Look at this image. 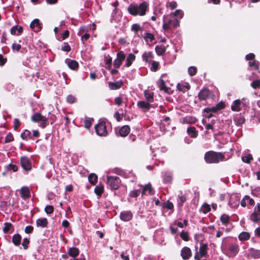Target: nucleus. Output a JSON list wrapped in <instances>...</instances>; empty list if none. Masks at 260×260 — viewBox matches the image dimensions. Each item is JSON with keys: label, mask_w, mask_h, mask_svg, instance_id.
I'll use <instances>...</instances> for the list:
<instances>
[{"label": "nucleus", "mask_w": 260, "mask_h": 260, "mask_svg": "<svg viewBox=\"0 0 260 260\" xmlns=\"http://www.w3.org/2000/svg\"><path fill=\"white\" fill-rule=\"evenodd\" d=\"M133 217V214L131 211H122L120 214V219L126 222L131 220Z\"/></svg>", "instance_id": "1a4fd4ad"}, {"label": "nucleus", "mask_w": 260, "mask_h": 260, "mask_svg": "<svg viewBox=\"0 0 260 260\" xmlns=\"http://www.w3.org/2000/svg\"><path fill=\"white\" fill-rule=\"evenodd\" d=\"M245 199H246V201H248V205L253 206L254 205V201L252 199L250 198L249 196H245Z\"/></svg>", "instance_id": "338daca9"}, {"label": "nucleus", "mask_w": 260, "mask_h": 260, "mask_svg": "<svg viewBox=\"0 0 260 260\" xmlns=\"http://www.w3.org/2000/svg\"><path fill=\"white\" fill-rule=\"evenodd\" d=\"M30 241L29 240L26 238H25L23 239L22 245L23 247V249L26 250L28 247V245L29 244Z\"/></svg>", "instance_id": "680f3d73"}, {"label": "nucleus", "mask_w": 260, "mask_h": 260, "mask_svg": "<svg viewBox=\"0 0 260 260\" xmlns=\"http://www.w3.org/2000/svg\"><path fill=\"white\" fill-rule=\"evenodd\" d=\"M181 255L183 259H188L192 255L191 249L188 247H184L181 250Z\"/></svg>", "instance_id": "9b49d317"}, {"label": "nucleus", "mask_w": 260, "mask_h": 260, "mask_svg": "<svg viewBox=\"0 0 260 260\" xmlns=\"http://www.w3.org/2000/svg\"><path fill=\"white\" fill-rule=\"evenodd\" d=\"M131 30L136 35L138 31H142L143 30V27L139 24L135 23L132 25Z\"/></svg>", "instance_id": "e433bc0d"}, {"label": "nucleus", "mask_w": 260, "mask_h": 260, "mask_svg": "<svg viewBox=\"0 0 260 260\" xmlns=\"http://www.w3.org/2000/svg\"><path fill=\"white\" fill-rule=\"evenodd\" d=\"M125 59L124 52L120 51L116 54V58L114 60L113 66L116 69H118L121 66L123 61Z\"/></svg>", "instance_id": "0eeeda50"}, {"label": "nucleus", "mask_w": 260, "mask_h": 260, "mask_svg": "<svg viewBox=\"0 0 260 260\" xmlns=\"http://www.w3.org/2000/svg\"><path fill=\"white\" fill-rule=\"evenodd\" d=\"M158 85L160 90H164L166 93L169 92L170 88L166 86L164 80L160 79L158 83Z\"/></svg>", "instance_id": "c756f323"}, {"label": "nucleus", "mask_w": 260, "mask_h": 260, "mask_svg": "<svg viewBox=\"0 0 260 260\" xmlns=\"http://www.w3.org/2000/svg\"><path fill=\"white\" fill-rule=\"evenodd\" d=\"M208 245L206 243H201V246L199 248V254L201 257H207L209 255L207 252Z\"/></svg>", "instance_id": "dca6fc26"}, {"label": "nucleus", "mask_w": 260, "mask_h": 260, "mask_svg": "<svg viewBox=\"0 0 260 260\" xmlns=\"http://www.w3.org/2000/svg\"><path fill=\"white\" fill-rule=\"evenodd\" d=\"M250 86L253 88V89H257L260 88V80H256L253 81L251 84Z\"/></svg>", "instance_id": "8fccbe9b"}, {"label": "nucleus", "mask_w": 260, "mask_h": 260, "mask_svg": "<svg viewBox=\"0 0 260 260\" xmlns=\"http://www.w3.org/2000/svg\"><path fill=\"white\" fill-rule=\"evenodd\" d=\"M107 179V183L110 186L111 190H117L120 187L121 180L118 177L108 176Z\"/></svg>", "instance_id": "7ed1b4c3"}, {"label": "nucleus", "mask_w": 260, "mask_h": 260, "mask_svg": "<svg viewBox=\"0 0 260 260\" xmlns=\"http://www.w3.org/2000/svg\"><path fill=\"white\" fill-rule=\"evenodd\" d=\"M21 239V236L19 234H16L13 236L12 242L15 246H19L20 245Z\"/></svg>", "instance_id": "b1692460"}, {"label": "nucleus", "mask_w": 260, "mask_h": 260, "mask_svg": "<svg viewBox=\"0 0 260 260\" xmlns=\"http://www.w3.org/2000/svg\"><path fill=\"white\" fill-rule=\"evenodd\" d=\"M20 164L22 168L26 171H30L32 169V163L31 160L26 156H22L20 157Z\"/></svg>", "instance_id": "39448f33"}, {"label": "nucleus", "mask_w": 260, "mask_h": 260, "mask_svg": "<svg viewBox=\"0 0 260 260\" xmlns=\"http://www.w3.org/2000/svg\"><path fill=\"white\" fill-rule=\"evenodd\" d=\"M95 129L98 135L100 136H106L108 134L106 128V122L101 121L95 125Z\"/></svg>", "instance_id": "20e7f679"}, {"label": "nucleus", "mask_w": 260, "mask_h": 260, "mask_svg": "<svg viewBox=\"0 0 260 260\" xmlns=\"http://www.w3.org/2000/svg\"><path fill=\"white\" fill-rule=\"evenodd\" d=\"M14 137L11 133H9L6 136L5 140V143H8L14 141Z\"/></svg>", "instance_id": "864d4df0"}, {"label": "nucleus", "mask_w": 260, "mask_h": 260, "mask_svg": "<svg viewBox=\"0 0 260 260\" xmlns=\"http://www.w3.org/2000/svg\"><path fill=\"white\" fill-rule=\"evenodd\" d=\"M104 62L106 65H112V58L109 55H105Z\"/></svg>", "instance_id": "3c124183"}, {"label": "nucleus", "mask_w": 260, "mask_h": 260, "mask_svg": "<svg viewBox=\"0 0 260 260\" xmlns=\"http://www.w3.org/2000/svg\"><path fill=\"white\" fill-rule=\"evenodd\" d=\"M164 182L165 183H170L172 181V176L169 174H166L164 176Z\"/></svg>", "instance_id": "603ef678"}, {"label": "nucleus", "mask_w": 260, "mask_h": 260, "mask_svg": "<svg viewBox=\"0 0 260 260\" xmlns=\"http://www.w3.org/2000/svg\"><path fill=\"white\" fill-rule=\"evenodd\" d=\"M21 48L20 44L13 43L12 45V49L13 52H18Z\"/></svg>", "instance_id": "0e129e2a"}, {"label": "nucleus", "mask_w": 260, "mask_h": 260, "mask_svg": "<svg viewBox=\"0 0 260 260\" xmlns=\"http://www.w3.org/2000/svg\"><path fill=\"white\" fill-rule=\"evenodd\" d=\"M54 210V207L52 205L46 206L45 208V211L48 214H52Z\"/></svg>", "instance_id": "bf43d9fd"}, {"label": "nucleus", "mask_w": 260, "mask_h": 260, "mask_svg": "<svg viewBox=\"0 0 260 260\" xmlns=\"http://www.w3.org/2000/svg\"><path fill=\"white\" fill-rule=\"evenodd\" d=\"M220 219L222 224L227 225L229 223L230 217L228 215L224 214L221 216Z\"/></svg>", "instance_id": "4c0bfd02"}, {"label": "nucleus", "mask_w": 260, "mask_h": 260, "mask_svg": "<svg viewBox=\"0 0 260 260\" xmlns=\"http://www.w3.org/2000/svg\"><path fill=\"white\" fill-rule=\"evenodd\" d=\"M188 72L190 76H193L197 74V69L195 67H190L188 69Z\"/></svg>", "instance_id": "5fc2aeb1"}, {"label": "nucleus", "mask_w": 260, "mask_h": 260, "mask_svg": "<svg viewBox=\"0 0 260 260\" xmlns=\"http://www.w3.org/2000/svg\"><path fill=\"white\" fill-rule=\"evenodd\" d=\"M229 250L232 256H235L237 254L239 251V247L237 244H230L229 246Z\"/></svg>", "instance_id": "f3484780"}, {"label": "nucleus", "mask_w": 260, "mask_h": 260, "mask_svg": "<svg viewBox=\"0 0 260 260\" xmlns=\"http://www.w3.org/2000/svg\"><path fill=\"white\" fill-rule=\"evenodd\" d=\"M247 256L254 259H258L260 258V250L255 249L253 248H250L248 249Z\"/></svg>", "instance_id": "f8f14e48"}, {"label": "nucleus", "mask_w": 260, "mask_h": 260, "mask_svg": "<svg viewBox=\"0 0 260 260\" xmlns=\"http://www.w3.org/2000/svg\"><path fill=\"white\" fill-rule=\"evenodd\" d=\"M163 208H167L169 210H172L171 213H173L174 211V205L169 200L164 203Z\"/></svg>", "instance_id": "a19ab883"}, {"label": "nucleus", "mask_w": 260, "mask_h": 260, "mask_svg": "<svg viewBox=\"0 0 260 260\" xmlns=\"http://www.w3.org/2000/svg\"><path fill=\"white\" fill-rule=\"evenodd\" d=\"M225 108V104L222 102L221 101L218 103L215 106L212 107H207L203 110V112L204 113H209L210 112L211 113H216L218 111L222 110Z\"/></svg>", "instance_id": "6e6552de"}, {"label": "nucleus", "mask_w": 260, "mask_h": 260, "mask_svg": "<svg viewBox=\"0 0 260 260\" xmlns=\"http://www.w3.org/2000/svg\"><path fill=\"white\" fill-rule=\"evenodd\" d=\"M98 176L94 173H91L88 175V179L89 182L92 185H94L98 182Z\"/></svg>", "instance_id": "2f4dec72"}, {"label": "nucleus", "mask_w": 260, "mask_h": 260, "mask_svg": "<svg viewBox=\"0 0 260 260\" xmlns=\"http://www.w3.org/2000/svg\"><path fill=\"white\" fill-rule=\"evenodd\" d=\"M186 198L185 195L178 196V202L180 206H182L183 204L186 202Z\"/></svg>", "instance_id": "e2e57ef3"}, {"label": "nucleus", "mask_w": 260, "mask_h": 260, "mask_svg": "<svg viewBox=\"0 0 260 260\" xmlns=\"http://www.w3.org/2000/svg\"><path fill=\"white\" fill-rule=\"evenodd\" d=\"M93 121V118H86L84 121V127L87 129H89Z\"/></svg>", "instance_id": "c03bdc74"}, {"label": "nucleus", "mask_w": 260, "mask_h": 260, "mask_svg": "<svg viewBox=\"0 0 260 260\" xmlns=\"http://www.w3.org/2000/svg\"><path fill=\"white\" fill-rule=\"evenodd\" d=\"M248 64L249 67H253L255 70H258L259 68V62L256 60H254L252 61H249Z\"/></svg>", "instance_id": "37998d69"}, {"label": "nucleus", "mask_w": 260, "mask_h": 260, "mask_svg": "<svg viewBox=\"0 0 260 260\" xmlns=\"http://www.w3.org/2000/svg\"><path fill=\"white\" fill-rule=\"evenodd\" d=\"M30 27L35 32H38L42 29V23L39 19H35L30 24Z\"/></svg>", "instance_id": "9d476101"}, {"label": "nucleus", "mask_w": 260, "mask_h": 260, "mask_svg": "<svg viewBox=\"0 0 260 260\" xmlns=\"http://www.w3.org/2000/svg\"><path fill=\"white\" fill-rule=\"evenodd\" d=\"M80 34H81V30L79 32V35L81 36V40L82 43L84 44L85 42L86 41H87L89 38L90 35L89 34L85 33L84 35L81 36V35Z\"/></svg>", "instance_id": "13d9d810"}, {"label": "nucleus", "mask_w": 260, "mask_h": 260, "mask_svg": "<svg viewBox=\"0 0 260 260\" xmlns=\"http://www.w3.org/2000/svg\"><path fill=\"white\" fill-rule=\"evenodd\" d=\"M48 224V221L46 218H40L36 220V225L37 227L47 228Z\"/></svg>", "instance_id": "6ab92c4d"}, {"label": "nucleus", "mask_w": 260, "mask_h": 260, "mask_svg": "<svg viewBox=\"0 0 260 260\" xmlns=\"http://www.w3.org/2000/svg\"><path fill=\"white\" fill-rule=\"evenodd\" d=\"M242 102L240 100H235L231 106V109L233 111H240L241 109Z\"/></svg>", "instance_id": "4be33fe9"}, {"label": "nucleus", "mask_w": 260, "mask_h": 260, "mask_svg": "<svg viewBox=\"0 0 260 260\" xmlns=\"http://www.w3.org/2000/svg\"><path fill=\"white\" fill-rule=\"evenodd\" d=\"M67 101L70 104H73L76 102V98L74 95L70 94L67 97Z\"/></svg>", "instance_id": "052dcab7"}, {"label": "nucleus", "mask_w": 260, "mask_h": 260, "mask_svg": "<svg viewBox=\"0 0 260 260\" xmlns=\"http://www.w3.org/2000/svg\"><path fill=\"white\" fill-rule=\"evenodd\" d=\"M250 235L248 232H243L238 236L239 239L241 241H247L250 239Z\"/></svg>", "instance_id": "72a5a7b5"}, {"label": "nucleus", "mask_w": 260, "mask_h": 260, "mask_svg": "<svg viewBox=\"0 0 260 260\" xmlns=\"http://www.w3.org/2000/svg\"><path fill=\"white\" fill-rule=\"evenodd\" d=\"M65 61L70 69L75 71H77L78 69L79 63L76 60L67 58L66 59Z\"/></svg>", "instance_id": "4468645a"}, {"label": "nucleus", "mask_w": 260, "mask_h": 260, "mask_svg": "<svg viewBox=\"0 0 260 260\" xmlns=\"http://www.w3.org/2000/svg\"><path fill=\"white\" fill-rule=\"evenodd\" d=\"M242 160L245 163L250 164V161L253 160V157L251 154H248L247 156H243Z\"/></svg>", "instance_id": "09e8293b"}, {"label": "nucleus", "mask_w": 260, "mask_h": 260, "mask_svg": "<svg viewBox=\"0 0 260 260\" xmlns=\"http://www.w3.org/2000/svg\"><path fill=\"white\" fill-rule=\"evenodd\" d=\"M140 191L139 189L134 190L130 192L129 195L131 197L136 198L139 196Z\"/></svg>", "instance_id": "69168bd1"}, {"label": "nucleus", "mask_w": 260, "mask_h": 260, "mask_svg": "<svg viewBox=\"0 0 260 260\" xmlns=\"http://www.w3.org/2000/svg\"><path fill=\"white\" fill-rule=\"evenodd\" d=\"M104 191V186L103 185H96L94 188V193L99 197H101Z\"/></svg>", "instance_id": "f704fd0d"}, {"label": "nucleus", "mask_w": 260, "mask_h": 260, "mask_svg": "<svg viewBox=\"0 0 260 260\" xmlns=\"http://www.w3.org/2000/svg\"><path fill=\"white\" fill-rule=\"evenodd\" d=\"M21 138L25 141H27L28 139H31V133L27 129H25L22 133L20 135Z\"/></svg>", "instance_id": "58836bf2"}, {"label": "nucleus", "mask_w": 260, "mask_h": 260, "mask_svg": "<svg viewBox=\"0 0 260 260\" xmlns=\"http://www.w3.org/2000/svg\"><path fill=\"white\" fill-rule=\"evenodd\" d=\"M187 133L191 138H196L198 135V131L194 126H190L187 129Z\"/></svg>", "instance_id": "393cba45"}, {"label": "nucleus", "mask_w": 260, "mask_h": 260, "mask_svg": "<svg viewBox=\"0 0 260 260\" xmlns=\"http://www.w3.org/2000/svg\"><path fill=\"white\" fill-rule=\"evenodd\" d=\"M61 50L65 52H70L71 50V48L68 43L64 42L61 46Z\"/></svg>", "instance_id": "4d7b16f0"}, {"label": "nucleus", "mask_w": 260, "mask_h": 260, "mask_svg": "<svg viewBox=\"0 0 260 260\" xmlns=\"http://www.w3.org/2000/svg\"><path fill=\"white\" fill-rule=\"evenodd\" d=\"M180 237L185 241H189V236L188 232L182 231L180 233Z\"/></svg>", "instance_id": "6e6d98bb"}, {"label": "nucleus", "mask_w": 260, "mask_h": 260, "mask_svg": "<svg viewBox=\"0 0 260 260\" xmlns=\"http://www.w3.org/2000/svg\"><path fill=\"white\" fill-rule=\"evenodd\" d=\"M143 37L146 41L149 40L151 42H152L155 40L154 36L152 34L148 32L145 33Z\"/></svg>", "instance_id": "79ce46f5"}, {"label": "nucleus", "mask_w": 260, "mask_h": 260, "mask_svg": "<svg viewBox=\"0 0 260 260\" xmlns=\"http://www.w3.org/2000/svg\"><path fill=\"white\" fill-rule=\"evenodd\" d=\"M137 106L140 109H144L148 111L150 108V105L149 103L145 102V101H139L137 103Z\"/></svg>", "instance_id": "c85d7f7f"}, {"label": "nucleus", "mask_w": 260, "mask_h": 260, "mask_svg": "<svg viewBox=\"0 0 260 260\" xmlns=\"http://www.w3.org/2000/svg\"><path fill=\"white\" fill-rule=\"evenodd\" d=\"M20 193L23 199H28L30 197V189L27 186L22 187L20 190Z\"/></svg>", "instance_id": "ddd939ff"}, {"label": "nucleus", "mask_w": 260, "mask_h": 260, "mask_svg": "<svg viewBox=\"0 0 260 260\" xmlns=\"http://www.w3.org/2000/svg\"><path fill=\"white\" fill-rule=\"evenodd\" d=\"M155 50L158 56H161L165 54L166 47L163 45H157L155 47Z\"/></svg>", "instance_id": "bb28decb"}, {"label": "nucleus", "mask_w": 260, "mask_h": 260, "mask_svg": "<svg viewBox=\"0 0 260 260\" xmlns=\"http://www.w3.org/2000/svg\"><path fill=\"white\" fill-rule=\"evenodd\" d=\"M204 159L207 164H218L225 160V155L221 152L211 150L205 153Z\"/></svg>", "instance_id": "f03ea898"}, {"label": "nucleus", "mask_w": 260, "mask_h": 260, "mask_svg": "<svg viewBox=\"0 0 260 260\" xmlns=\"http://www.w3.org/2000/svg\"><path fill=\"white\" fill-rule=\"evenodd\" d=\"M177 88L179 91H182L183 92H185L186 91V89L187 90L190 89V86L188 83H186V85H183L180 83H178L177 85Z\"/></svg>", "instance_id": "c9c22d12"}, {"label": "nucleus", "mask_w": 260, "mask_h": 260, "mask_svg": "<svg viewBox=\"0 0 260 260\" xmlns=\"http://www.w3.org/2000/svg\"><path fill=\"white\" fill-rule=\"evenodd\" d=\"M131 131L130 127L127 125L122 126L119 130V135L122 137H125L127 136L129 133Z\"/></svg>", "instance_id": "a211bd4d"}, {"label": "nucleus", "mask_w": 260, "mask_h": 260, "mask_svg": "<svg viewBox=\"0 0 260 260\" xmlns=\"http://www.w3.org/2000/svg\"><path fill=\"white\" fill-rule=\"evenodd\" d=\"M135 59L136 56L134 54H129L126 58V62L124 66L126 67H129L132 65L133 61H134Z\"/></svg>", "instance_id": "cd10ccee"}, {"label": "nucleus", "mask_w": 260, "mask_h": 260, "mask_svg": "<svg viewBox=\"0 0 260 260\" xmlns=\"http://www.w3.org/2000/svg\"><path fill=\"white\" fill-rule=\"evenodd\" d=\"M14 228L13 225L10 222H5L4 223V227L3 228V232L5 234H7L10 231H13Z\"/></svg>", "instance_id": "7c9ffc66"}, {"label": "nucleus", "mask_w": 260, "mask_h": 260, "mask_svg": "<svg viewBox=\"0 0 260 260\" xmlns=\"http://www.w3.org/2000/svg\"><path fill=\"white\" fill-rule=\"evenodd\" d=\"M159 63L158 61H152L150 69L152 72H156L159 69Z\"/></svg>", "instance_id": "de8ad7c7"}, {"label": "nucleus", "mask_w": 260, "mask_h": 260, "mask_svg": "<svg viewBox=\"0 0 260 260\" xmlns=\"http://www.w3.org/2000/svg\"><path fill=\"white\" fill-rule=\"evenodd\" d=\"M30 119L34 122H39L42 121L46 120V117L43 116L40 112H36L31 115Z\"/></svg>", "instance_id": "2eb2a0df"}, {"label": "nucleus", "mask_w": 260, "mask_h": 260, "mask_svg": "<svg viewBox=\"0 0 260 260\" xmlns=\"http://www.w3.org/2000/svg\"><path fill=\"white\" fill-rule=\"evenodd\" d=\"M123 84L122 81H118L115 82H110L109 83V87L112 90H116L120 88Z\"/></svg>", "instance_id": "412c9836"}, {"label": "nucleus", "mask_w": 260, "mask_h": 260, "mask_svg": "<svg viewBox=\"0 0 260 260\" xmlns=\"http://www.w3.org/2000/svg\"><path fill=\"white\" fill-rule=\"evenodd\" d=\"M114 172L120 176H123L125 174L124 171L120 168H115Z\"/></svg>", "instance_id": "774afa93"}, {"label": "nucleus", "mask_w": 260, "mask_h": 260, "mask_svg": "<svg viewBox=\"0 0 260 260\" xmlns=\"http://www.w3.org/2000/svg\"><path fill=\"white\" fill-rule=\"evenodd\" d=\"M149 6V3L147 1H143L139 4L132 3L127 7V11L133 16H144L148 10Z\"/></svg>", "instance_id": "f257e3e1"}, {"label": "nucleus", "mask_w": 260, "mask_h": 260, "mask_svg": "<svg viewBox=\"0 0 260 260\" xmlns=\"http://www.w3.org/2000/svg\"><path fill=\"white\" fill-rule=\"evenodd\" d=\"M142 60L146 62H149L154 57V55L152 52H145L142 55Z\"/></svg>", "instance_id": "5701e85b"}, {"label": "nucleus", "mask_w": 260, "mask_h": 260, "mask_svg": "<svg viewBox=\"0 0 260 260\" xmlns=\"http://www.w3.org/2000/svg\"><path fill=\"white\" fill-rule=\"evenodd\" d=\"M144 95L145 98L149 103L152 102L153 101L154 93L153 92H147L145 91L144 92Z\"/></svg>", "instance_id": "ea45409f"}, {"label": "nucleus", "mask_w": 260, "mask_h": 260, "mask_svg": "<svg viewBox=\"0 0 260 260\" xmlns=\"http://www.w3.org/2000/svg\"><path fill=\"white\" fill-rule=\"evenodd\" d=\"M68 254L70 256L75 258L79 254V250L76 247L69 248L68 251Z\"/></svg>", "instance_id": "aec40b11"}, {"label": "nucleus", "mask_w": 260, "mask_h": 260, "mask_svg": "<svg viewBox=\"0 0 260 260\" xmlns=\"http://www.w3.org/2000/svg\"><path fill=\"white\" fill-rule=\"evenodd\" d=\"M196 121V118L191 116H186L183 119V122L186 123H194Z\"/></svg>", "instance_id": "a18cd8bd"}, {"label": "nucleus", "mask_w": 260, "mask_h": 260, "mask_svg": "<svg viewBox=\"0 0 260 260\" xmlns=\"http://www.w3.org/2000/svg\"><path fill=\"white\" fill-rule=\"evenodd\" d=\"M204 214H206L211 211L210 206L207 203H204L201 209Z\"/></svg>", "instance_id": "49530a36"}, {"label": "nucleus", "mask_w": 260, "mask_h": 260, "mask_svg": "<svg viewBox=\"0 0 260 260\" xmlns=\"http://www.w3.org/2000/svg\"><path fill=\"white\" fill-rule=\"evenodd\" d=\"M211 95H213L211 91L208 88H204L200 91L198 95V98L200 101H206Z\"/></svg>", "instance_id": "423d86ee"}, {"label": "nucleus", "mask_w": 260, "mask_h": 260, "mask_svg": "<svg viewBox=\"0 0 260 260\" xmlns=\"http://www.w3.org/2000/svg\"><path fill=\"white\" fill-rule=\"evenodd\" d=\"M249 218L253 222H258L260 221V213L253 211L251 214Z\"/></svg>", "instance_id": "473e14b6"}, {"label": "nucleus", "mask_w": 260, "mask_h": 260, "mask_svg": "<svg viewBox=\"0 0 260 260\" xmlns=\"http://www.w3.org/2000/svg\"><path fill=\"white\" fill-rule=\"evenodd\" d=\"M234 121L237 126H242L245 122V118L240 114L239 116L234 117Z\"/></svg>", "instance_id": "a878e982"}]
</instances>
